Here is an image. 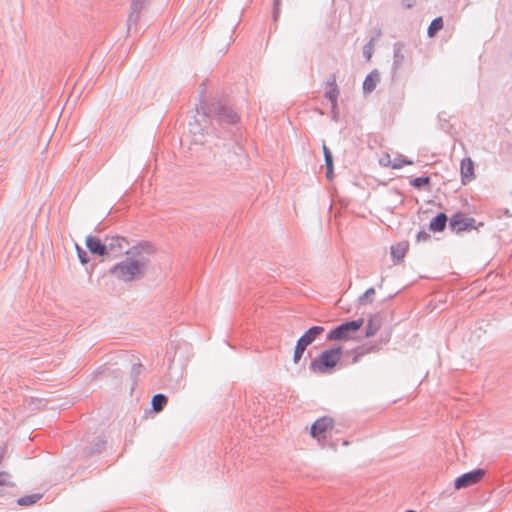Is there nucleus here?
I'll use <instances>...</instances> for the list:
<instances>
[{
  "label": "nucleus",
  "instance_id": "412c9836",
  "mask_svg": "<svg viewBox=\"0 0 512 512\" xmlns=\"http://www.w3.org/2000/svg\"><path fill=\"white\" fill-rule=\"evenodd\" d=\"M39 495H30L18 499V504L22 506H29L36 503L39 500Z\"/></svg>",
  "mask_w": 512,
  "mask_h": 512
},
{
  "label": "nucleus",
  "instance_id": "f8f14e48",
  "mask_svg": "<svg viewBox=\"0 0 512 512\" xmlns=\"http://www.w3.org/2000/svg\"><path fill=\"white\" fill-rule=\"evenodd\" d=\"M472 222V219H462L459 215H456L451 219L450 225L453 229L461 231L471 227Z\"/></svg>",
  "mask_w": 512,
  "mask_h": 512
},
{
  "label": "nucleus",
  "instance_id": "aec40b11",
  "mask_svg": "<svg viewBox=\"0 0 512 512\" xmlns=\"http://www.w3.org/2000/svg\"><path fill=\"white\" fill-rule=\"evenodd\" d=\"M306 347L307 346H305L304 344L297 341L295 349H294V354H293V361L295 363H298L300 361Z\"/></svg>",
  "mask_w": 512,
  "mask_h": 512
},
{
  "label": "nucleus",
  "instance_id": "a211bd4d",
  "mask_svg": "<svg viewBox=\"0 0 512 512\" xmlns=\"http://www.w3.org/2000/svg\"><path fill=\"white\" fill-rule=\"evenodd\" d=\"M443 28V20L441 17L435 18L430 26L428 27V35L429 37H433L436 35L438 31H440Z\"/></svg>",
  "mask_w": 512,
  "mask_h": 512
},
{
  "label": "nucleus",
  "instance_id": "f3484780",
  "mask_svg": "<svg viewBox=\"0 0 512 512\" xmlns=\"http://www.w3.org/2000/svg\"><path fill=\"white\" fill-rule=\"evenodd\" d=\"M166 404H167V397L165 395L156 394L153 396L152 407L155 412L162 411Z\"/></svg>",
  "mask_w": 512,
  "mask_h": 512
},
{
  "label": "nucleus",
  "instance_id": "39448f33",
  "mask_svg": "<svg viewBox=\"0 0 512 512\" xmlns=\"http://www.w3.org/2000/svg\"><path fill=\"white\" fill-rule=\"evenodd\" d=\"M106 256L117 257L128 249V241L120 236H112L106 239Z\"/></svg>",
  "mask_w": 512,
  "mask_h": 512
},
{
  "label": "nucleus",
  "instance_id": "c756f323",
  "mask_svg": "<svg viewBox=\"0 0 512 512\" xmlns=\"http://www.w3.org/2000/svg\"><path fill=\"white\" fill-rule=\"evenodd\" d=\"M366 55H368V59L371 58V55L369 54V52H366Z\"/></svg>",
  "mask_w": 512,
  "mask_h": 512
},
{
  "label": "nucleus",
  "instance_id": "dca6fc26",
  "mask_svg": "<svg viewBox=\"0 0 512 512\" xmlns=\"http://www.w3.org/2000/svg\"><path fill=\"white\" fill-rule=\"evenodd\" d=\"M338 94L339 90L337 88L335 80H333L332 82L328 83V87L326 90V96L331 101L333 107L336 106Z\"/></svg>",
  "mask_w": 512,
  "mask_h": 512
},
{
  "label": "nucleus",
  "instance_id": "7c9ffc66",
  "mask_svg": "<svg viewBox=\"0 0 512 512\" xmlns=\"http://www.w3.org/2000/svg\"><path fill=\"white\" fill-rule=\"evenodd\" d=\"M366 55H368V59L371 58V55L369 54V52H366Z\"/></svg>",
  "mask_w": 512,
  "mask_h": 512
},
{
  "label": "nucleus",
  "instance_id": "2f4dec72",
  "mask_svg": "<svg viewBox=\"0 0 512 512\" xmlns=\"http://www.w3.org/2000/svg\"><path fill=\"white\" fill-rule=\"evenodd\" d=\"M406 512H416V511H414V510H408V511H406Z\"/></svg>",
  "mask_w": 512,
  "mask_h": 512
},
{
  "label": "nucleus",
  "instance_id": "ddd939ff",
  "mask_svg": "<svg viewBox=\"0 0 512 512\" xmlns=\"http://www.w3.org/2000/svg\"><path fill=\"white\" fill-rule=\"evenodd\" d=\"M379 82V74L377 72H371L363 82V89L365 92H371L375 89Z\"/></svg>",
  "mask_w": 512,
  "mask_h": 512
},
{
  "label": "nucleus",
  "instance_id": "bb28decb",
  "mask_svg": "<svg viewBox=\"0 0 512 512\" xmlns=\"http://www.w3.org/2000/svg\"><path fill=\"white\" fill-rule=\"evenodd\" d=\"M323 153L325 155H332L330 150L326 147V145H323Z\"/></svg>",
  "mask_w": 512,
  "mask_h": 512
},
{
  "label": "nucleus",
  "instance_id": "c85d7f7f",
  "mask_svg": "<svg viewBox=\"0 0 512 512\" xmlns=\"http://www.w3.org/2000/svg\"><path fill=\"white\" fill-rule=\"evenodd\" d=\"M361 355H356L353 357V363H357L360 360Z\"/></svg>",
  "mask_w": 512,
  "mask_h": 512
},
{
  "label": "nucleus",
  "instance_id": "9b49d317",
  "mask_svg": "<svg viewBox=\"0 0 512 512\" xmlns=\"http://www.w3.org/2000/svg\"><path fill=\"white\" fill-rule=\"evenodd\" d=\"M447 222V216L444 213H440L433 218L429 224V229L433 232H441L444 230Z\"/></svg>",
  "mask_w": 512,
  "mask_h": 512
},
{
  "label": "nucleus",
  "instance_id": "20e7f679",
  "mask_svg": "<svg viewBox=\"0 0 512 512\" xmlns=\"http://www.w3.org/2000/svg\"><path fill=\"white\" fill-rule=\"evenodd\" d=\"M335 422L330 416H323L314 421L310 428V435L317 442L323 443L334 429Z\"/></svg>",
  "mask_w": 512,
  "mask_h": 512
},
{
  "label": "nucleus",
  "instance_id": "a878e982",
  "mask_svg": "<svg viewBox=\"0 0 512 512\" xmlns=\"http://www.w3.org/2000/svg\"><path fill=\"white\" fill-rule=\"evenodd\" d=\"M326 175H327V178L332 179L333 167H326Z\"/></svg>",
  "mask_w": 512,
  "mask_h": 512
},
{
  "label": "nucleus",
  "instance_id": "4be33fe9",
  "mask_svg": "<svg viewBox=\"0 0 512 512\" xmlns=\"http://www.w3.org/2000/svg\"><path fill=\"white\" fill-rule=\"evenodd\" d=\"M430 182L429 177H417L412 180V185L416 188H421L422 186L428 185Z\"/></svg>",
  "mask_w": 512,
  "mask_h": 512
},
{
  "label": "nucleus",
  "instance_id": "7ed1b4c3",
  "mask_svg": "<svg viewBox=\"0 0 512 512\" xmlns=\"http://www.w3.org/2000/svg\"><path fill=\"white\" fill-rule=\"evenodd\" d=\"M364 324V319L360 318L353 321L345 322L327 334L329 341H349L352 340L354 335L361 329Z\"/></svg>",
  "mask_w": 512,
  "mask_h": 512
},
{
  "label": "nucleus",
  "instance_id": "1a4fd4ad",
  "mask_svg": "<svg viewBox=\"0 0 512 512\" xmlns=\"http://www.w3.org/2000/svg\"><path fill=\"white\" fill-rule=\"evenodd\" d=\"M86 245L91 253L105 256L106 255V246L105 243H102L101 240L94 236H88L86 238Z\"/></svg>",
  "mask_w": 512,
  "mask_h": 512
},
{
  "label": "nucleus",
  "instance_id": "5701e85b",
  "mask_svg": "<svg viewBox=\"0 0 512 512\" xmlns=\"http://www.w3.org/2000/svg\"><path fill=\"white\" fill-rule=\"evenodd\" d=\"M78 257L81 261V263L86 264L88 262L87 254L85 251H83L77 244L75 245Z\"/></svg>",
  "mask_w": 512,
  "mask_h": 512
},
{
  "label": "nucleus",
  "instance_id": "4468645a",
  "mask_svg": "<svg viewBox=\"0 0 512 512\" xmlns=\"http://www.w3.org/2000/svg\"><path fill=\"white\" fill-rule=\"evenodd\" d=\"M407 250L408 245L400 243L391 247V255L396 260V262H400L405 257Z\"/></svg>",
  "mask_w": 512,
  "mask_h": 512
},
{
  "label": "nucleus",
  "instance_id": "cd10ccee",
  "mask_svg": "<svg viewBox=\"0 0 512 512\" xmlns=\"http://www.w3.org/2000/svg\"><path fill=\"white\" fill-rule=\"evenodd\" d=\"M144 2H145V0H134L133 6L135 7L137 4H143Z\"/></svg>",
  "mask_w": 512,
  "mask_h": 512
},
{
  "label": "nucleus",
  "instance_id": "b1692460",
  "mask_svg": "<svg viewBox=\"0 0 512 512\" xmlns=\"http://www.w3.org/2000/svg\"><path fill=\"white\" fill-rule=\"evenodd\" d=\"M429 238V234L425 231H421L417 235V241H425Z\"/></svg>",
  "mask_w": 512,
  "mask_h": 512
},
{
  "label": "nucleus",
  "instance_id": "f03ea898",
  "mask_svg": "<svg viewBox=\"0 0 512 512\" xmlns=\"http://www.w3.org/2000/svg\"><path fill=\"white\" fill-rule=\"evenodd\" d=\"M342 356L343 350L341 347L326 349L311 361L309 369L318 375L331 373L340 362Z\"/></svg>",
  "mask_w": 512,
  "mask_h": 512
},
{
  "label": "nucleus",
  "instance_id": "6ab92c4d",
  "mask_svg": "<svg viewBox=\"0 0 512 512\" xmlns=\"http://www.w3.org/2000/svg\"><path fill=\"white\" fill-rule=\"evenodd\" d=\"M14 486L11 475L6 471H0V493L8 487Z\"/></svg>",
  "mask_w": 512,
  "mask_h": 512
},
{
  "label": "nucleus",
  "instance_id": "f257e3e1",
  "mask_svg": "<svg viewBox=\"0 0 512 512\" xmlns=\"http://www.w3.org/2000/svg\"><path fill=\"white\" fill-rule=\"evenodd\" d=\"M154 252L150 244H139L126 251L127 258L115 264L109 273L122 282H132L142 278L147 266L148 256Z\"/></svg>",
  "mask_w": 512,
  "mask_h": 512
},
{
  "label": "nucleus",
  "instance_id": "0eeeda50",
  "mask_svg": "<svg viewBox=\"0 0 512 512\" xmlns=\"http://www.w3.org/2000/svg\"><path fill=\"white\" fill-rule=\"evenodd\" d=\"M379 163L383 167L391 169H400L405 165H412L413 161L406 160L402 155H395L392 157L391 154L385 153L379 160Z\"/></svg>",
  "mask_w": 512,
  "mask_h": 512
},
{
  "label": "nucleus",
  "instance_id": "6e6552de",
  "mask_svg": "<svg viewBox=\"0 0 512 512\" xmlns=\"http://www.w3.org/2000/svg\"><path fill=\"white\" fill-rule=\"evenodd\" d=\"M461 178L462 183L466 184L474 178V162L470 158L461 161Z\"/></svg>",
  "mask_w": 512,
  "mask_h": 512
},
{
  "label": "nucleus",
  "instance_id": "2eb2a0df",
  "mask_svg": "<svg viewBox=\"0 0 512 512\" xmlns=\"http://www.w3.org/2000/svg\"><path fill=\"white\" fill-rule=\"evenodd\" d=\"M380 327H381V321L379 319L370 318L368 320V323L366 326L365 336L366 337L374 336L379 331Z\"/></svg>",
  "mask_w": 512,
  "mask_h": 512
},
{
  "label": "nucleus",
  "instance_id": "393cba45",
  "mask_svg": "<svg viewBox=\"0 0 512 512\" xmlns=\"http://www.w3.org/2000/svg\"><path fill=\"white\" fill-rule=\"evenodd\" d=\"M325 164L326 167H333L332 155H325Z\"/></svg>",
  "mask_w": 512,
  "mask_h": 512
},
{
  "label": "nucleus",
  "instance_id": "423d86ee",
  "mask_svg": "<svg viewBox=\"0 0 512 512\" xmlns=\"http://www.w3.org/2000/svg\"><path fill=\"white\" fill-rule=\"evenodd\" d=\"M484 476H485L484 469H476V470L470 471V472L465 473V474L461 475L460 477H458L454 482V486L458 490L467 488L469 486H472V485L480 482Z\"/></svg>",
  "mask_w": 512,
  "mask_h": 512
},
{
  "label": "nucleus",
  "instance_id": "9d476101",
  "mask_svg": "<svg viewBox=\"0 0 512 512\" xmlns=\"http://www.w3.org/2000/svg\"><path fill=\"white\" fill-rule=\"evenodd\" d=\"M324 332V328L322 326H313L309 328L299 339L298 341L305 346H309L319 335Z\"/></svg>",
  "mask_w": 512,
  "mask_h": 512
}]
</instances>
